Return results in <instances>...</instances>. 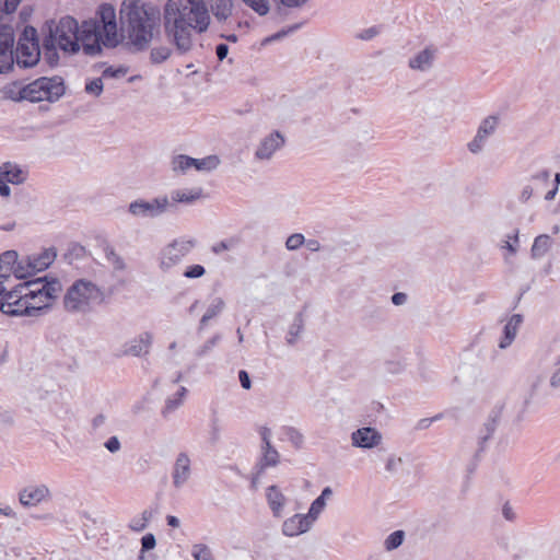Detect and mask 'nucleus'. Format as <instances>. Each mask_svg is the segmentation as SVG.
<instances>
[{
  "label": "nucleus",
  "mask_w": 560,
  "mask_h": 560,
  "mask_svg": "<svg viewBox=\"0 0 560 560\" xmlns=\"http://www.w3.org/2000/svg\"><path fill=\"white\" fill-rule=\"evenodd\" d=\"M39 58L37 31L33 26H25L18 40L14 62L21 68H31L39 61Z\"/></svg>",
  "instance_id": "obj_6"
},
{
  "label": "nucleus",
  "mask_w": 560,
  "mask_h": 560,
  "mask_svg": "<svg viewBox=\"0 0 560 560\" xmlns=\"http://www.w3.org/2000/svg\"><path fill=\"white\" fill-rule=\"evenodd\" d=\"M522 322H523V318L518 314H514L509 318V320L506 322V324L504 325V328H503V336L500 339L499 345H498L500 349H502V350L506 349L508 347H510L512 345V342L514 341V339L517 335V331H518V328H520Z\"/></svg>",
  "instance_id": "obj_24"
},
{
  "label": "nucleus",
  "mask_w": 560,
  "mask_h": 560,
  "mask_svg": "<svg viewBox=\"0 0 560 560\" xmlns=\"http://www.w3.org/2000/svg\"><path fill=\"white\" fill-rule=\"evenodd\" d=\"M304 241H305V238L302 234L294 233L287 238L285 247L289 250H295L303 245Z\"/></svg>",
  "instance_id": "obj_49"
},
{
  "label": "nucleus",
  "mask_w": 560,
  "mask_h": 560,
  "mask_svg": "<svg viewBox=\"0 0 560 560\" xmlns=\"http://www.w3.org/2000/svg\"><path fill=\"white\" fill-rule=\"evenodd\" d=\"M2 170L7 176V180L13 185H21L26 182L28 173L16 163L5 162L2 163Z\"/></svg>",
  "instance_id": "obj_27"
},
{
  "label": "nucleus",
  "mask_w": 560,
  "mask_h": 560,
  "mask_svg": "<svg viewBox=\"0 0 560 560\" xmlns=\"http://www.w3.org/2000/svg\"><path fill=\"white\" fill-rule=\"evenodd\" d=\"M260 436L262 440V445H271V430L269 428H262L260 430Z\"/></svg>",
  "instance_id": "obj_62"
},
{
  "label": "nucleus",
  "mask_w": 560,
  "mask_h": 560,
  "mask_svg": "<svg viewBox=\"0 0 560 560\" xmlns=\"http://www.w3.org/2000/svg\"><path fill=\"white\" fill-rule=\"evenodd\" d=\"M125 73H126V71L121 68H119V69L107 68L103 71V77L104 78H118V77L125 75Z\"/></svg>",
  "instance_id": "obj_57"
},
{
  "label": "nucleus",
  "mask_w": 560,
  "mask_h": 560,
  "mask_svg": "<svg viewBox=\"0 0 560 560\" xmlns=\"http://www.w3.org/2000/svg\"><path fill=\"white\" fill-rule=\"evenodd\" d=\"M404 459L395 454L389 455L385 460V472L393 476L402 467Z\"/></svg>",
  "instance_id": "obj_41"
},
{
  "label": "nucleus",
  "mask_w": 560,
  "mask_h": 560,
  "mask_svg": "<svg viewBox=\"0 0 560 560\" xmlns=\"http://www.w3.org/2000/svg\"><path fill=\"white\" fill-rule=\"evenodd\" d=\"M283 434L285 439L296 448H300L303 445L304 436L303 434L293 427L283 428Z\"/></svg>",
  "instance_id": "obj_40"
},
{
  "label": "nucleus",
  "mask_w": 560,
  "mask_h": 560,
  "mask_svg": "<svg viewBox=\"0 0 560 560\" xmlns=\"http://www.w3.org/2000/svg\"><path fill=\"white\" fill-rule=\"evenodd\" d=\"M406 301H407V295L402 292H397L392 295V302H393V304H395L397 306L405 304Z\"/></svg>",
  "instance_id": "obj_63"
},
{
  "label": "nucleus",
  "mask_w": 560,
  "mask_h": 560,
  "mask_svg": "<svg viewBox=\"0 0 560 560\" xmlns=\"http://www.w3.org/2000/svg\"><path fill=\"white\" fill-rule=\"evenodd\" d=\"M191 555L195 560H214L211 549L203 544L194 545Z\"/></svg>",
  "instance_id": "obj_43"
},
{
  "label": "nucleus",
  "mask_w": 560,
  "mask_h": 560,
  "mask_svg": "<svg viewBox=\"0 0 560 560\" xmlns=\"http://www.w3.org/2000/svg\"><path fill=\"white\" fill-rule=\"evenodd\" d=\"M97 19L82 22L83 51L85 55L95 56L102 51V46L115 48L124 45L133 49V43H129V34L122 31V25L117 24L116 10L109 3H103L96 12Z\"/></svg>",
  "instance_id": "obj_2"
},
{
  "label": "nucleus",
  "mask_w": 560,
  "mask_h": 560,
  "mask_svg": "<svg viewBox=\"0 0 560 560\" xmlns=\"http://www.w3.org/2000/svg\"><path fill=\"white\" fill-rule=\"evenodd\" d=\"M498 127V117L488 116L479 125L478 130L474 139L467 144L468 150L477 154L481 152L488 141V139L495 132Z\"/></svg>",
  "instance_id": "obj_14"
},
{
  "label": "nucleus",
  "mask_w": 560,
  "mask_h": 560,
  "mask_svg": "<svg viewBox=\"0 0 560 560\" xmlns=\"http://www.w3.org/2000/svg\"><path fill=\"white\" fill-rule=\"evenodd\" d=\"M18 258L15 250H7L0 255V283L3 284L11 273L15 276V268L21 262Z\"/></svg>",
  "instance_id": "obj_25"
},
{
  "label": "nucleus",
  "mask_w": 560,
  "mask_h": 560,
  "mask_svg": "<svg viewBox=\"0 0 560 560\" xmlns=\"http://www.w3.org/2000/svg\"><path fill=\"white\" fill-rule=\"evenodd\" d=\"M441 416H435L433 418H425V419H421L418 423V428L419 429H427L431 425V423L434 421V420H438L440 419Z\"/></svg>",
  "instance_id": "obj_64"
},
{
  "label": "nucleus",
  "mask_w": 560,
  "mask_h": 560,
  "mask_svg": "<svg viewBox=\"0 0 560 560\" xmlns=\"http://www.w3.org/2000/svg\"><path fill=\"white\" fill-rule=\"evenodd\" d=\"M551 245H552V240L549 235L541 234V235L537 236L532 246V256L534 258L544 257L550 249Z\"/></svg>",
  "instance_id": "obj_32"
},
{
  "label": "nucleus",
  "mask_w": 560,
  "mask_h": 560,
  "mask_svg": "<svg viewBox=\"0 0 560 560\" xmlns=\"http://www.w3.org/2000/svg\"><path fill=\"white\" fill-rule=\"evenodd\" d=\"M285 144V137L278 130L264 136L256 144L254 160L259 163L270 162Z\"/></svg>",
  "instance_id": "obj_9"
},
{
  "label": "nucleus",
  "mask_w": 560,
  "mask_h": 560,
  "mask_svg": "<svg viewBox=\"0 0 560 560\" xmlns=\"http://www.w3.org/2000/svg\"><path fill=\"white\" fill-rule=\"evenodd\" d=\"M215 54H217L218 59L220 61H222L223 59L226 58V56L229 54V46L226 44H219L215 47Z\"/></svg>",
  "instance_id": "obj_60"
},
{
  "label": "nucleus",
  "mask_w": 560,
  "mask_h": 560,
  "mask_svg": "<svg viewBox=\"0 0 560 560\" xmlns=\"http://www.w3.org/2000/svg\"><path fill=\"white\" fill-rule=\"evenodd\" d=\"M161 16L156 8L142 5V43L151 40L160 33Z\"/></svg>",
  "instance_id": "obj_17"
},
{
  "label": "nucleus",
  "mask_w": 560,
  "mask_h": 560,
  "mask_svg": "<svg viewBox=\"0 0 560 560\" xmlns=\"http://www.w3.org/2000/svg\"><path fill=\"white\" fill-rule=\"evenodd\" d=\"M14 33L12 27L0 26V73L7 72L14 65Z\"/></svg>",
  "instance_id": "obj_13"
},
{
  "label": "nucleus",
  "mask_w": 560,
  "mask_h": 560,
  "mask_svg": "<svg viewBox=\"0 0 560 560\" xmlns=\"http://www.w3.org/2000/svg\"><path fill=\"white\" fill-rule=\"evenodd\" d=\"M312 526L305 514H294L283 522L281 532L287 537H295L308 532Z\"/></svg>",
  "instance_id": "obj_19"
},
{
  "label": "nucleus",
  "mask_w": 560,
  "mask_h": 560,
  "mask_svg": "<svg viewBox=\"0 0 560 560\" xmlns=\"http://www.w3.org/2000/svg\"><path fill=\"white\" fill-rule=\"evenodd\" d=\"M155 537L153 534H147L142 537V552L155 547Z\"/></svg>",
  "instance_id": "obj_55"
},
{
  "label": "nucleus",
  "mask_w": 560,
  "mask_h": 560,
  "mask_svg": "<svg viewBox=\"0 0 560 560\" xmlns=\"http://www.w3.org/2000/svg\"><path fill=\"white\" fill-rule=\"evenodd\" d=\"M436 48L425 47L424 49L415 54L408 61L410 69L420 72H427L432 69L436 57Z\"/></svg>",
  "instance_id": "obj_20"
},
{
  "label": "nucleus",
  "mask_w": 560,
  "mask_h": 560,
  "mask_svg": "<svg viewBox=\"0 0 560 560\" xmlns=\"http://www.w3.org/2000/svg\"><path fill=\"white\" fill-rule=\"evenodd\" d=\"M231 248V243L226 242V241H222L215 245L212 246V252L214 254H221L225 250H229Z\"/></svg>",
  "instance_id": "obj_61"
},
{
  "label": "nucleus",
  "mask_w": 560,
  "mask_h": 560,
  "mask_svg": "<svg viewBox=\"0 0 560 560\" xmlns=\"http://www.w3.org/2000/svg\"><path fill=\"white\" fill-rule=\"evenodd\" d=\"M266 500L275 517H281L287 504V497L277 486H269L266 489Z\"/></svg>",
  "instance_id": "obj_22"
},
{
  "label": "nucleus",
  "mask_w": 560,
  "mask_h": 560,
  "mask_svg": "<svg viewBox=\"0 0 560 560\" xmlns=\"http://www.w3.org/2000/svg\"><path fill=\"white\" fill-rule=\"evenodd\" d=\"M24 296V291L21 292V285L19 284L14 290L3 291L0 295V310L3 314H8L14 304H16Z\"/></svg>",
  "instance_id": "obj_31"
},
{
  "label": "nucleus",
  "mask_w": 560,
  "mask_h": 560,
  "mask_svg": "<svg viewBox=\"0 0 560 560\" xmlns=\"http://www.w3.org/2000/svg\"><path fill=\"white\" fill-rule=\"evenodd\" d=\"M383 443L382 433L372 427H363L351 433V444L359 448H375Z\"/></svg>",
  "instance_id": "obj_15"
},
{
  "label": "nucleus",
  "mask_w": 560,
  "mask_h": 560,
  "mask_svg": "<svg viewBox=\"0 0 560 560\" xmlns=\"http://www.w3.org/2000/svg\"><path fill=\"white\" fill-rule=\"evenodd\" d=\"M104 301L105 292L102 287L92 280L80 278L67 288L62 304L70 314H88Z\"/></svg>",
  "instance_id": "obj_4"
},
{
  "label": "nucleus",
  "mask_w": 560,
  "mask_h": 560,
  "mask_svg": "<svg viewBox=\"0 0 560 560\" xmlns=\"http://www.w3.org/2000/svg\"><path fill=\"white\" fill-rule=\"evenodd\" d=\"M197 245L194 238L179 237L168 243L161 252L160 267L168 270L178 265Z\"/></svg>",
  "instance_id": "obj_8"
},
{
  "label": "nucleus",
  "mask_w": 560,
  "mask_h": 560,
  "mask_svg": "<svg viewBox=\"0 0 560 560\" xmlns=\"http://www.w3.org/2000/svg\"><path fill=\"white\" fill-rule=\"evenodd\" d=\"M25 92V84L16 81L5 84L0 91L2 98L14 102L26 101Z\"/></svg>",
  "instance_id": "obj_28"
},
{
  "label": "nucleus",
  "mask_w": 560,
  "mask_h": 560,
  "mask_svg": "<svg viewBox=\"0 0 560 560\" xmlns=\"http://www.w3.org/2000/svg\"><path fill=\"white\" fill-rule=\"evenodd\" d=\"M104 85L102 78L90 80L85 84V92L93 96H100L103 92Z\"/></svg>",
  "instance_id": "obj_47"
},
{
  "label": "nucleus",
  "mask_w": 560,
  "mask_h": 560,
  "mask_svg": "<svg viewBox=\"0 0 560 560\" xmlns=\"http://www.w3.org/2000/svg\"><path fill=\"white\" fill-rule=\"evenodd\" d=\"M104 447L112 454L117 453L121 445L117 436H110L105 443Z\"/></svg>",
  "instance_id": "obj_53"
},
{
  "label": "nucleus",
  "mask_w": 560,
  "mask_h": 560,
  "mask_svg": "<svg viewBox=\"0 0 560 560\" xmlns=\"http://www.w3.org/2000/svg\"><path fill=\"white\" fill-rule=\"evenodd\" d=\"M195 159L187 155H176L172 160V170L176 173H185L187 170L194 167Z\"/></svg>",
  "instance_id": "obj_38"
},
{
  "label": "nucleus",
  "mask_w": 560,
  "mask_h": 560,
  "mask_svg": "<svg viewBox=\"0 0 560 560\" xmlns=\"http://www.w3.org/2000/svg\"><path fill=\"white\" fill-rule=\"evenodd\" d=\"M246 7L252 9L259 16H265L270 11L269 0H241Z\"/></svg>",
  "instance_id": "obj_39"
},
{
  "label": "nucleus",
  "mask_w": 560,
  "mask_h": 560,
  "mask_svg": "<svg viewBox=\"0 0 560 560\" xmlns=\"http://www.w3.org/2000/svg\"><path fill=\"white\" fill-rule=\"evenodd\" d=\"M10 316H32V311L28 306V300L25 298V295L16 303L14 304V307H12L10 311H8V314Z\"/></svg>",
  "instance_id": "obj_42"
},
{
  "label": "nucleus",
  "mask_w": 560,
  "mask_h": 560,
  "mask_svg": "<svg viewBox=\"0 0 560 560\" xmlns=\"http://www.w3.org/2000/svg\"><path fill=\"white\" fill-rule=\"evenodd\" d=\"M26 101L37 103L56 102L65 94V85L59 77L39 78L25 84Z\"/></svg>",
  "instance_id": "obj_5"
},
{
  "label": "nucleus",
  "mask_w": 560,
  "mask_h": 560,
  "mask_svg": "<svg viewBox=\"0 0 560 560\" xmlns=\"http://www.w3.org/2000/svg\"><path fill=\"white\" fill-rule=\"evenodd\" d=\"M225 308V301L220 296H214L210 300L203 316L200 319V328H203L208 323L220 315Z\"/></svg>",
  "instance_id": "obj_29"
},
{
  "label": "nucleus",
  "mask_w": 560,
  "mask_h": 560,
  "mask_svg": "<svg viewBox=\"0 0 560 560\" xmlns=\"http://www.w3.org/2000/svg\"><path fill=\"white\" fill-rule=\"evenodd\" d=\"M191 476V460L186 452L177 454L172 470V480L175 488H182Z\"/></svg>",
  "instance_id": "obj_18"
},
{
  "label": "nucleus",
  "mask_w": 560,
  "mask_h": 560,
  "mask_svg": "<svg viewBox=\"0 0 560 560\" xmlns=\"http://www.w3.org/2000/svg\"><path fill=\"white\" fill-rule=\"evenodd\" d=\"M186 394L187 388L180 386L174 395L168 396L165 399L163 408L161 409V416L164 419H168L173 412L183 406Z\"/></svg>",
  "instance_id": "obj_26"
},
{
  "label": "nucleus",
  "mask_w": 560,
  "mask_h": 560,
  "mask_svg": "<svg viewBox=\"0 0 560 560\" xmlns=\"http://www.w3.org/2000/svg\"><path fill=\"white\" fill-rule=\"evenodd\" d=\"M549 387L551 389L560 388V359L555 363L550 371Z\"/></svg>",
  "instance_id": "obj_48"
},
{
  "label": "nucleus",
  "mask_w": 560,
  "mask_h": 560,
  "mask_svg": "<svg viewBox=\"0 0 560 560\" xmlns=\"http://www.w3.org/2000/svg\"><path fill=\"white\" fill-rule=\"evenodd\" d=\"M325 506L326 502L323 501L322 499L317 498L312 502L308 513L305 514L312 524H314V522L318 518L320 513L324 511Z\"/></svg>",
  "instance_id": "obj_46"
},
{
  "label": "nucleus",
  "mask_w": 560,
  "mask_h": 560,
  "mask_svg": "<svg viewBox=\"0 0 560 560\" xmlns=\"http://www.w3.org/2000/svg\"><path fill=\"white\" fill-rule=\"evenodd\" d=\"M55 258L56 253L52 249H46L37 256L21 259V262H19L15 268V277L23 279L34 272L42 271L48 268L54 262Z\"/></svg>",
  "instance_id": "obj_10"
},
{
  "label": "nucleus",
  "mask_w": 560,
  "mask_h": 560,
  "mask_svg": "<svg viewBox=\"0 0 560 560\" xmlns=\"http://www.w3.org/2000/svg\"><path fill=\"white\" fill-rule=\"evenodd\" d=\"M550 183V173L547 171L538 172L533 175L522 187L518 194V200L522 203L527 202L534 195L541 192Z\"/></svg>",
  "instance_id": "obj_16"
},
{
  "label": "nucleus",
  "mask_w": 560,
  "mask_h": 560,
  "mask_svg": "<svg viewBox=\"0 0 560 560\" xmlns=\"http://www.w3.org/2000/svg\"><path fill=\"white\" fill-rule=\"evenodd\" d=\"M119 22L122 25V31L129 34V43H133V49L140 50V0L122 1Z\"/></svg>",
  "instance_id": "obj_7"
},
{
  "label": "nucleus",
  "mask_w": 560,
  "mask_h": 560,
  "mask_svg": "<svg viewBox=\"0 0 560 560\" xmlns=\"http://www.w3.org/2000/svg\"><path fill=\"white\" fill-rule=\"evenodd\" d=\"M280 5L285 8H299L304 5L308 0H278Z\"/></svg>",
  "instance_id": "obj_59"
},
{
  "label": "nucleus",
  "mask_w": 560,
  "mask_h": 560,
  "mask_svg": "<svg viewBox=\"0 0 560 560\" xmlns=\"http://www.w3.org/2000/svg\"><path fill=\"white\" fill-rule=\"evenodd\" d=\"M219 340V336L212 337L211 339L207 340L205 345H202L196 352L197 357H203L209 351H211L214 346L217 345Z\"/></svg>",
  "instance_id": "obj_51"
},
{
  "label": "nucleus",
  "mask_w": 560,
  "mask_h": 560,
  "mask_svg": "<svg viewBox=\"0 0 560 560\" xmlns=\"http://www.w3.org/2000/svg\"><path fill=\"white\" fill-rule=\"evenodd\" d=\"M105 424L106 417L102 413L95 416L91 421V425L94 432H98Z\"/></svg>",
  "instance_id": "obj_54"
},
{
  "label": "nucleus",
  "mask_w": 560,
  "mask_h": 560,
  "mask_svg": "<svg viewBox=\"0 0 560 560\" xmlns=\"http://www.w3.org/2000/svg\"><path fill=\"white\" fill-rule=\"evenodd\" d=\"M61 289L62 287L60 281L54 278L52 285L48 287L47 290H44L43 294L27 296L32 316H38L43 310L49 308L52 302L58 298Z\"/></svg>",
  "instance_id": "obj_12"
},
{
  "label": "nucleus",
  "mask_w": 560,
  "mask_h": 560,
  "mask_svg": "<svg viewBox=\"0 0 560 560\" xmlns=\"http://www.w3.org/2000/svg\"><path fill=\"white\" fill-rule=\"evenodd\" d=\"M304 329V322L301 315H296L292 322V324L289 327L288 334H287V343L290 346H293L298 339L300 338L301 334Z\"/></svg>",
  "instance_id": "obj_34"
},
{
  "label": "nucleus",
  "mask_w": 560,
  "mask_h": 560,
  "mask_svg": "<svg viewBox=\"0 0 560 560\" xmlns=\"http://www.w3.org/2000/svg\"><path fill=\"white\" fill-rule=\"evenodd\" d=\"M211 22L206 0L167 1L164 8V24L182 54L192 46V32L203 33Z\"/></svg>",
  "instance_id": "obj_1"
},
{
  "label": "nucleus",
  "mask_w": 560,
  "mask_h": 560,
  "mask_svg": "<svg viewBox=\"0 0 560 560\" xmlns=\"http://www.w3.org/2000/svg\"><path fill=\"white\" fill-rule=\"evenodd\" d=\"M52 492L46 483H30L19 492V501L24 508H35L51 500Z\"/></svg>",
  "instance_id": "obj_11"
},
{
  "label": "nucleus",
  "mask_w": 560,
  "mask_h": 560,
  "mask_svg": "<svg viewBox=\"0 0 560 560\" xmlns=\"http://www.w3.org/2000/svg\"><path fill=\"white\" fill-rule=\"evenodd\" d=\"M201 196V189L196 190H175L171 195V202H174V208L178 202H192Z\"/></svg>",
  "instance_id": "obj_35"
},
{
  "label": "nucleus",
  "mask_w": 560,
  "mask_h": 560,
  "mask_svg": "<svg viewBox=\"0 0 560 560\" xmlns=\"http://www.w3.org/2000/svg\"><path fill=\"white\" fill-rule=\"evenodd\" d=\"M21 292L24 291L25 298L35 294H43L44 290H47L48 287L52 285V279L47 280V278H37L35 280L26 281L21 283Z\"/></svg>",
  "instance_id": "obj_30"
},
{
  "label": "nucleus",
  "mask_w": 560,
  "mask_h": 560,
  "mask_svg": "<svg viewBox=\"0 0 560 560\" xmlns=\"http://www.w3.org/2000/svg\"><path fill=\"white\" fill-rule=\"evenodd\" d=\"M218 155H208L203 159H195L194 167L200 172H211L220 165Z\"/></svg>",
  "instance_id": "obj_37"
},
{
  "label": "nucleus",
  "mask_w": 560,
  "mask_h": 560,
  "mask_svg": "<svg viewBox=\"0 0 560 560\" xmlns=\"http://www.w3.org/2000/svg\"><path fill=\"white\" fill-rule=\"evenodd\" d=\"M279 462V453L278 451L272 446H266L262 445V457L260 459V468H267V467H273Z\"/></svg>",
  "instance_id": "obj_36"
},
{
  "label": "nucleus",
  "mask_w": 560,
  "mask_h": 560,
  "mask_svg": "<svg viewBox=\"0 0 560 560\" xmlns=\"http://www.w3.org/2000/svg\"><path fill=\"white\" fill-rule=\"evenodd\" d=\"M238 380L244 389H249L252 387L250 378L246 371L242 370L238 372Z\"/></svg>",
  "instance_id": "obj_58"
},
{
  "label": "nucleus",
  "mask_w": 560,
  "mask_h": 560,
  "mask_svg": "<svg viewBox=\"0 0 560 560\" xmlns=\"http://www.w3.org/2000/svg\"><path fill=\"white\" fill-rule=\"evenodd\" d=\"M404 537L402 530L393 532L384 541L385 549L390 551L398 548L402 544Z\"/></svg>",
  "instance_id": "obj_45"
},
{
  "label": "nucleus",
  "mask_w": 560,
  "mask_h": 560,
  "mask_svg": "<svg viewBox=\"0 0 560 560\" xmlns=\"http://www.w3.org/2000/svg\"><path fill=\"white\" fill-rule=\"evenodd\" d=\"M174 208L168 197L160 196L148 201H142V217L158 218Z\"/></svg>",
  "instance_id": "obj_21"
},
{
  "label": "nucleus",
  "mask_w": 560,
  "mask_h": 560,
  "mask_svg": "<svg viewBox=\"0 0 560 560\" xmlns=\"http://www.w3.org/2000/svg\"><path fill=\"white\" fill-rule=\"evenodd\" d=\"M206 273V269L201 265H192L187 267L184 276L189 279L201 278Z\"/></svg>",
  "instance_id": "obj_50"
},
{
  "label": "nucleus",
  "mask_w": 560,
  "mask_h": 560,
  "mask_svg": "<svg viewBox=\"0 0 560 560\" xmlns=\"http://www.w3.org/2000/svg\"><path fill=\"white\" fill-rule=\"evenodd\" d=\"M381 32V28L378 26H371L369 28L363 30L358 34V38L362 40H370L374 37H376Z\"/></svg>",
  "instance_id": "obj_52"
},
{
  "label": "nucleus",
  "mask_w": 560,
  "mask_h": 560,
  "mask_svg": "<svg viewBox=\"0 0 560 560\" xmlns=\"http://www.w3.org/2000/svg\"><path fill=\"white\" fill-rule=\"evenodd\" d=\"M209 11L219 23L226 22L234 11V0H207Z\"/></svg>",
  "instance_id": "obj_23"
},
{
  "label": "nucleus",
  "mask_w": 560,
  "mask_h": 560,
  "mask_svg": "<svg viewBox=\"0 0 560 560\" xmlns=\"http://www.w3.org/2000/svg\"><path fill=\"white\" fill-rule=\"evenodd\" d=\"M20 2L21 0H3L2 12L5 14L13 13L18 9Z\"/></svg>",
  "instance_id": "obj_56"
},
{
  "label": "nucleus",
  "mask_w": 560,
  "mask_h": 560,
  "mask_svg": "<svg viewBox=\"0 0 560 560\" xmlns=\"http://www.w3.org/2000/svg\"><path fill=\"white\" fill-rule=\"evenodd\" d=\"M104 254L107 262L112 266L115 273L122 272L127 269L124 258L120 257L112 246H105Z\"/></svg>",
  "instance_id": "obj_33"
},
{
  "label": "nucleus",
  "mask_w": 560,
  "mask_h": 560,
  "mask_svg": "<svg viewBox=\"0 0 560 560\" xmlns=\"http://www.w3.org/2000/svg\"><path fill=\"white\" fill-rule=\"evenodd\" d=\"M171 49L166 46L154 47L150 52V61L152 63H161L171 56Z\"/></svg>",
  "instance_id": "obj_44"
},
{
  "label": "nucleus",
  "mask_w": 560,
  "mask_h": 560,
  "mask_svg": "<svg viewBox=\"0 0 560 560\" xmlns=\"http://www.w3.org/2000/svg\"><path fill=\"white\" fill-rule=\"evenodd\" d=\"M46 26L48 33L44 38L43 48L50 62L58 58L57 49L67 55H74L83 49L82 24L79 25L72 16L51 20Z\"/></svg>",
  "instance_id": "obj_3"
}]
</instances>
